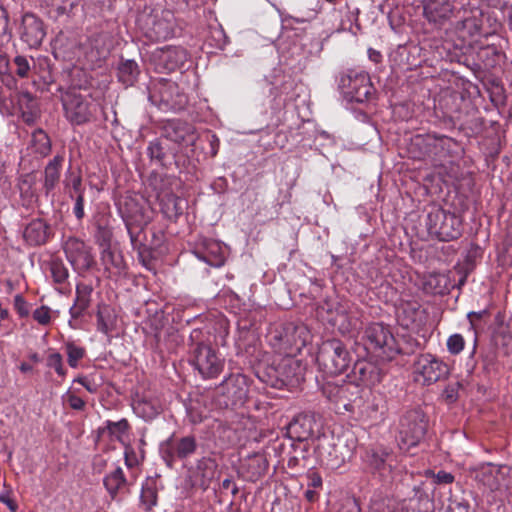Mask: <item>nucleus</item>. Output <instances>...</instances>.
<instances>
[{"label":"nucleus","instance_id":"6ab92c4d","mask_svg":"<svg viewBox=\"0 0 512 512\" xmlns=\"http://www.w3.org/2000/svg\"><path fill=\"white\" fill-rule=\"evenodd\" d=\"M275 373L276 380L271 385L279 389L283 386H294L303 378L301 364L292 356H286L275 369Z\"/></svg>","mask_w":512,"mask_h":512},{"label":"nucleus","instance_id":"4be33fe9","mask_svg":"<svg viewBox=\"0 0 512 512\" xmlns=\"http://www.w3.org/2000/svg\"><path fill=\"white\" fill-rule=\"evenodd\" d=\"M196 256L213 267H221L225 263V252L221 243L210 238H203L197 244Z\"/></svg>","mask_w":512,"mask_h":512},{"label":"nucleus","instance_id":"864d4df0","mask_svg":"<svg viewBox=\"0 0 512 512\" xmlns=\"http://www.w3.org/2000/svg\"><path fill=\"white\" fill-rule=\"evenodd\" d=\"M460 387H461V384L459 382H454V383L448 384L443 391V396L445 397V399L448 402H450V403L455 402L458 398V392H459Z\"/></svg>","mask_w":512,"mask_h":512},{"label":"nucleus","instance_id":"7c9ffc66","mask_svg":"<svg viewBox=\"0 0 512 512\" xmlns=\"http://www.w3.org/2000/svg\"><path fill=\"white\" fill-rule=\"evenodd\" d=\"M48 227L42 220H33L23 232L25 241L33 246L44 244L48 238Z\"/></svg>","mask_w":512,"mask_h":512},{"label":"nucleus","instance_id":"2eb2a0df","mask_svg":"<svg viewBox=\"0 0 512 512\" xmlns=\"http://www.w3.org/2000/svg\"><path fill=\"white\" fill-rule=\"evenodd\" d=\"M392 453L384 447L367 448L362 455L366 468L381 480H387L392 473Z\"/></svg>","mask_w":512,"mask_h":512},{"label":"nucleus","instance_id":"2f4dec72","mask_svg":"<svg viewBox=\"0 0 512 512\" xmlns=\"http://www.w3.org/2000/svg\"><path fill=\"white\" fill-rule=\"evenodd\" d=\"M97 329L105 335H109L115 328L117 316L112 307L106 304H99L97 307Z\"/></svg>","mask_w":512,"mask_h":512},{"label":"nucleus","instance_id":"5fc2aeb1","mask_svg":"<svg viewBox=\"0 0 512 512\" xmlns=\"http://www.w3.org/2000/svg\"><path fill=\"white\" fill-rule=\"evenodd\" d=\"M84 195L85 194H79V195H74V196L70 197L72 200L75 201L74 207H73V213H74L75 217L77 218V220H82L85 216Z\"/></svg>","mask_w":512,"mask_h":512},{"label":"nucleus","instance_id":"680f3d73","mask_svg":"<svg viewBox=\"0 0 512 512\" xmlns=\"http://www.w3.org/2000/svg\"><path fill=\"white\" fill-rule=\"evenodd\" d=\"M125 464L129 468H133L138 464L137 455L133 448L127 447L124 452Z\"/></svg>","mask_w":512,"mask_h":512},{"label":"nucleus","instance_id":"f257e3e1","mask_svg":"<svg viewBox=\"0 0 512 512\" xmlns=\"http://www.w3.org/2000/svg\"><path fill=\"white\" fill-rule=\"evenodd\" d=\"M202 331L194 329L190 334V363L203 378L217 377L224 368V359L220 358L212 346L201 339Z\"/></svg>","mask_w":512,"mask_h":512},{"label":"nucleus","instance_id":"5701e85b","mask_svg":"<svg viewBox=\"0 0 512 512\" xmlns=\"http://www.w3.org/2000/svg\"><path fill=\"white\" fill-rule=\"evenodd\" d=\"M351 378L357 382L354 388L362 384L365 386H374L379 383L382 379L381 369L373 362L367 360H358L355 362L352 371Z\"/></svg>","mask_w":512,"mask_h":512},{"label":"nucleus","instance_id":"393cba45","mask_svg":"<svg viewBox=\"0 0 512 512\" xmlns=\"http://www.w3.org/2000/svg\"><path fill=\"white\" fill-rule=\"evenodd\" d=\"M268 460L264 454L255 453L245 458L238 470V474L246 481H257L268 470Z\"/></svg>","mask_w":512,"mask_h":512},{"label":"nucleus","instance_id":"20e7f679","mask_svg":"<svg viewBox=\"0 0 512 512\" xmlns=\"http://www.w3.org/2000/svg\"><path fill=\"white\" fill-rule=\"evenodd\" d=\"M138 26L151 41L167 40L174 35L175 17L172 11L154 9L138 18Z\"/></svg>","mask_w":512,"mask_h":512},{"label":"nucleus","instance_id":"f704fd0d","mask_svg":"<svg viewBox=\"0 0 512 512\" xmlns=\"http://www.w3.org/2000/svg\"><path fill=\"white\" fill-rule=\"evenodd\" d=\"M183 203L175 194H167L161 199V210L168 219H177L183 213Z\"/></svg>","mask_w":512,"mask_h":512},{"label":"nucleus","instance_id":"bf43d9fd","mask_svg":"<svg viewBox=\"0 0 512 512\" xmlns=\"http://www.w3.org/2000/svg\"><path fill=\"white\" fill-rule=\"evenodd\" d=\"M307 479H308V483H307L308 488H312V489L322 488L323 482H322V477L320 476L319 473H317L315 471H310L307 474Z\"/></svg>","mask_w":512,"mask_h":512},{"label":"nucleus","instance_id":"774afa93","mask_svg":"<svg viewBox=\"0 0 512 512\" xmlns=\"http://www.w3.org/2000/svg\"><path fill=\"white\" fill-rule=\"evenodd\" d=\"M338 512H360V508L355 502H348Z\"/></svg>","mask_w":512,"mask_h":512},{"label":"nucleus","instance_id":"a19ab883","mask_svg":"<svg viewBox=\"0 0 512 512\" xmlns=\"http://www.w3.org/2000/svg\"><path fill=\"white\" fill-rule=\"evenodd\" d=\"M140 500L147 511L157 504V490L152 482H146L142 486Z\"/></svg>","mask_w":512,"mask_h":512},{"label":"nucleus","instance_id":"c85d7f7f","mask_svg":"<svg viewBox=\"0 0 512 512\" xmlns=\"http://www.w3.org/2000/svg\"><path fill=\"white\" fill-rule=\"evenodd\" d=\"M64 157L56 155L51 159L44 169L43 190L48 196L53 191L60 180L61 167Z\"/></svg>","mask_w":512,"mask_h":512},{"label":"nucleus","instance_id":"e433bc0d","mask_svg":"<svg viewBox=\"0 0 512 512\" xmlns=\"http://www.w3.org/2000/svg\"><path fill=\"white\" fill-rule=\"evenodd\" d=\"M31 147L35 153L46 156L51 150V142L48 135L42 129H36L32 133Z\"/></svg>","mask_w":512,"mask_h":512},{"label":"nucleus","instance_id":"423d86ee","mask_svg":"<svg viewBox=\"0 0 512 512\" xmlns=\"http://www.w3.org/2000/svg\"><path fill=\"white\" fill-rule=\"evenodd\" d=\"M309 336L310 333L305 325L287 323L280 330L275 331L270 343L279 354L294 356L306 346Z\"/></svg>","mask_w":512,"mask_h":512},{"label":"nucleus","instance_id":"e2e57ef3","mask_svg":"<svg viewBox=\"0 0 512 512\" xmlns=\"http://www.w3.org/2000/svg\"><path fill=\"white\" fill-rule=\"evenodd\" d=\"M99 234H100V236H98V241H99L100 245L103 248L106 247L107 245H110L109 242H110V238H111V232L107 229L100 228Z\"/></svg>","mask_w":512,"mask_h":512},{"label":"nucleus","instance_id":"bb28decb","mask_svg":"<svg viewBox=\"0 0 512 512\" xmlns=\"http://www.w3.org/2000/svg\"><path fill=\"white\" fill-rule=\"evenodd\" d=\"M416 141L424 142L427 147L428 156L435 161H441L449 155L452 146V139L445 135L428 134L425 139L417 137Z\"/></svg>","mask_w":512,"mask_h":512},{"label":"nucleus","instance_id":"6e6d98bb","mask_svg":"<svg viewBox=\"0 0 512 512\" xmlns=\"http://www.w3.org/2000/svg\"><path fill=\"white\" fill-rule=\"evenodd\" d=\"M33 178L27 175L19 184V189L22 196L33 198L35 193L32 189Z\"/></svg>","mask_w":512,"mask_h":512},{"label":"nucleus","instance_id":"aec40b11","mask_svg":"<svg viewBox=\"0 0 512 512\" xmlns=\"http://www.w3.org/2000/svg\"><path fill=\"white\" fill-rule=\"evenodd\" d=\"M93 287L90 284L78 283L75 289V299L73 305L69 309L70 320L69 325L77 328V321L81 319L92 302Z\"/></svg>","mask_w":512,"mask_h":512},{"label":"nucleus","instance_id":"f03ea898","mask_svg":"<svg viewBox=\"0 0 512 512\" xmlns=\"http://www.w3.org/2000/svg\"><path fill=\"white\" fill-rule=\"evenodd\" d=\"M363 339L367 352L381 360H392L399 353L394 335L383 323L370 324L365 329Z\"/></svg>","mask_w":512,"mask_h":512},{"label":"nucleus","instance_id":"3c124183","mask_svg":"<svg viewBox=\"0 0 512 512\" xmlns=\"http://www.w3.org/2000/svg\"><path fill=\"white\" fill-rule=\"evenodd\" d=\"M426 475L431 476L434 479V483L436 484H451L454 481V475L444 470H441L437 473L428 470Z\"/></svg>","mask_w":512,"mask_h":512},{"label":"nucleus","instance_id":"473e14b6","mask_svg":"<svg viewBox=\"0 0 512 512\" xmlns=\"http://www.w3.org/2000/svg\"><path fill=\"white\" fill-rule=\"evenodd\" d=\"M140 69L136 61L122 59L117 68V78L125 87L133 86L139 77Z\"/></svg>","mask_w":512,"mask_h":512},{"label":"nucleus","instance_id":"39448f33","mask_svg":"<svg viewBox=\"0 0 512 512\" xmlns=\"http://www.w3.org/2000/svg\"><path fill=\"white\" fill-rule=\"evenodd\" d=\"M428 420L420 409L407 411L400 420L397 435L398 446L402 451H409L417 446L425 437Z\"/></svg>","mask_w":512,"mask_h":512},{"label":"nucleus","instance_id":"c03bdc74","mask_svg":"<svg viewBox=\"0 0 512 512\" xmlns=\"http://www.w3.org/2000/svg\"><path fill=\"white\" fill-rule=\"evenodd\" d=\"M333 324L338 325L339 330L344 334L357 328L358 319L349 317L345 311H342L336 316Z\"/></svg>","mask_w":512,"mask_h":512},{"label":"nucleus","instance_id":"338daca9","mask_svg":"<svg viewBox=\"0 0 512 512\" xmlns=\"http://www.w3.org/2000/svg\"><path fill=\"white\" fill-rule=\"evenodd\" d=\"M0 502L6 504L8 506V508L11 510V512H16V510H17L16 503L11 498H9L7 495L0 494Z\"/></svg>","mask_w":512,"mask_h":512},{"label":"nucleus","instance_id":"a878e982","mask_svg":"<svg viewBox=\"0 0 512 512\" xmlns=\"http://www.w3.org/2000/svg\"><path fill=\"white\" fill-rule=\"evenodd\" d=\"M177 153L178 149L170 146L162 137L150 142L147 147V154L150 159L161 166L171 165L173 162L176 163Z\"/></svg>","mask_w":512,"mask_h":512},{"label":"nucleus","instance_id":"79ce46f5","mask_svg":"<svg viewBox=\"0 0 512 512\" xmlns=\"http://www.w3.org/2000/svg\"><path fill=\"white\" fill-rule=\"evenodd\" d=\"M30 62H33L32 58L29 60L25 56L18 55L12 61V65L14 66V68H11V71L20 78H28L31 73Z\"/></svg>","mask_w":512,"mask_h":512},{"label":"nucleus","instance_id":"dca6fc26","mask_svg":"<svg viewBox=\"0 0 512 512\" xmlns=\"http://www.w3.org/2000/svg\"><path fill=\"white\" fill-rule=\"evenodd\" d=\"M161 137L167 142H172L173 147L178 150L180 146L194 145L197 139L195 128L178 119L167 120L163 123Z\"/></svg>","mask_w":512,"mask_h":512},{"label":"nucleus","instance_id":"0eeeda50","mask_svg":"<svg viewBox=\"0 0 512 512\" xmlns=\"http://www.w3.org/2000/svg\"><path fill=\"white\" fill-rule=\"evenodd\" d=\"M120 213L128 231L131 244L142 256V249L145 246L142 243L141 235L144 233V227L149 223V217L145 215L142 206L133 197H125L120 204Z\"/></svg>","mask_w":512,"mask_h":512},{"label":"nucleus","instance_id":"58836bf2","mask_svg":"<svg viewBox=\"0 0 512 512\" xmlns=\"http://www.w3.org/2000/svg\"><path fill=\"white\" fill-rule=\"evenodd\" d=\"M64 186L69 197L85 194V187L83 186L81 175L70 169L66 173Z\"/></svg>","mask_w":512,"mask_h":512},{"label":"nucleus","instance_id":"13d9d810","mask_svg":"<svg viewBox=\"0 0 512 512\" xmlns=\"http://www.w3.org/2000/svg\"><path fill=\"white\" fill-rule=\"evenodd\" d=\"M228 491L233 498L239 493L238 486L231 478L224 479L220 484V493L222 495L226 494Z\"/></svg>","mask_w":512,"mask_h":512},{"label":"nucleus","instance_id":"cd10ccee","mask_svg":"<svg viewBox=\"0 0 512 512\" xmlns=\"http://www.w3.org/2000/svg\"><path fill=\"white\" fill-rule=\"evenodd\" d=\"M100 260L109 277L120 276L126 270V263L121 251L111 245L102 249Z\"/></svg>","mask_w":512,"mask_h":512},{"label":"nucleus","instance_id":"de8ad7c7","mask_svg":"<svg viewBox=\"0 0 512 512\" xmlns=\"http://www.w3.org/2000/svg\"><path fill=\"white\" fill-rule=\"evenodd\" d=\"M46 365L49 368H53L57 375L61 378H65L67 375V369L63 365L62 355L58 352L50 353L47 357Z\"/></svg>","mask_w":512,"mask_h":512},{"label":"nucleus","instance_id":"37998d69","mask_svg":"<svg viewBox=\"0 0 512 512\" xmlns=\"http://www.w3.org/2000/svg\"><path fill=\"white\" fill-rule=\"evenodd\" d=\"M67 361L70 367L77 368L78 362L84 358L86 351L83 347L75 345L73 342L65 344Z\"/></svg>","mask_w":512,"mask_h":512},{"label":"nucleus","instance_id":"4d7b16f0","mask_svg":"<svg viewBox=\"0 0 512 512\" xmlns=\"http://www.w3.org/2000/svg\"><path fill=\"white\" fill-rule=\"evenodd\" d=\"M14 308L21 317L29 315L28 304L21 294H17L14 297Z\"/></svg>","mask_w":512,"mask_h":512},{"label":"nucleus","instance_id":"72a5a7b5","mask_svg":"<svg viewBox=\"0 0 512 512\" xmlns=\"http://www.w3.org/2000/svg\"><path fill=\"white\" fill-rule=\"evenodd\" d=\"M129 429V422L127 419L123 418L116 422L110 420L105 421L103 426L98 428L97 432L99 436H108L116 440H121L122 436L126 434Z\"/></svg>","mask_w":512,"mask_h":512},{"label":"nucleus","instance_id":"09e8293b","mask_svg":"<svg viewBox=\"0 0 512 512\" xmlns=\"http://www.w3.org/2000/svg\"><path fill=\"white\" fill-rule=\"evenodd\" d=\"M63 402L76 411H83L86 407V402L80 396L77 395L76 390H68L62 396Z\"/></svg>","mask_w":512,"mask_h":512},{"label":"nucleus","instance_id":"9b49d317","mask_svg":"<svg viewBox=\"0 0 512 512\" xmlns=\"http://www.w3.org/2000/svg\"><path fill=\"white\" fill-rule=\"evenodd\" d=\"M248 395L246 376L232 374L225 378L217 388L216 403L220 408H236L242 406Z\"/></svg>","mask_w":512,"mask_h":512},{"label":"nucleus","instance_id":"1a4fd4ad","mask_svg":"<svg viewBox=\"0 0 512 512\" xmlns=\"http://www.w3.org/2000/svg\"><path fill=\"white\" fill-rule=\"evenodd\" d=\"M65 118L72 125H84L94 118L96 105L90 95H83L76 89H70L61 96Z\"/></svg>","mask_w":512,"mask_h":512},{"label":"nucleus","instance_id":"ddd939ff","mask_svg":"<svg viewBox=\"0 0 512 512\" xmlns=\"http://www.w3.org/2000/svg\"><path fill=\"white\" fill-rule=\"evenodd\" d=\"M415 380L423 385H431L446 378L449 374L448 365L440 358L430 354H421L413 365Z\"/></svg>","mask_w":512,"mask_h":512},{"label":"nucleus","instance_id":"412c9836","mask_svg":"<svg viewBox=\"0 0 512 512\" xmlns=\"http://www.w3.org/2000/svg\"><path fill=\"white\" fill-rule=\"evenodd\" d=\"M454 6L449 0H423V15L429 23L443 26L453 14Z\"/></svg>","mask_w":512,"mask_h":512},{"label":"nucleus","instance_id":"f8f14e48","mask_svg":"<svg viewBox=\"0 0 512 512\" xmlns=\"http://www.w3.org/2000/svg\"><path fill=\"white\" fill-rule=\"evenodd\" d=\"M149 99L162 111H180L187 104V97L179 86L168 80L159 81L150 92Z\"/></svg>","mask_w":512,"mask_h":512},{"label":"nucleus","instance_id":"4468645a","mask_svg":"<svg viewBox=\"0 0 512 512\" xmlns=\"http://www.w3.org/2000/svg\"><path fill=\"white\" fill-rule=\"evenodd\" d=\"M476 480L491 492L507 489L512 482V468L488 463L478 470Z\"/></svg>","mask_w":512,"mask_h":512},{"label":"nucleus","instance_id":"4c0bfd02","mask_svg":"<svg viewBox=\"0 0 512 512\" xmlns=\"http://www.w3.org/2000/svg\"><path fill=\"white\" fill-rule=\"evenodd\" d=\"M186 50L180 47H168L163 51V60L169 70H174L186 60Z\"/></svg>","mask_w":512,"mask_h":512},{"label":"nucleus","instance_id":"f3484780","mask_svg":"<svg viewBox=\"0 0 512 512\" xmlns=\"http://www.w3.org/2000/svg\"><path fill=\"white\" fill-rule=\"evenodd\" d=\"M64 252L67 260L78 273L88 271L95 263L90 247L76 237H69L65 241Z\"/></svg>","mask_w":512,"mask_h":512},{"label":"nucleus","instance_id":"69168bd1","mask_svg":"<svg viewBox=\"0 0 512 512\" xmlns=\"http://www.w3.org/2000/svg\"><path fill=\"white\" fill-rule=\"evenodd\" d=\"M497 337L501 338V344L508 346L512 341V335L509 331H500L497 333Z\"/></svg>","mask_w":512,"mask_h":512},{"label":"nucleus","instance_id":"0e129e2a","mask_svg":"<svg viewBox=\"0 0 512 512\" xmlns=\"http://www.w3.org/2000/svg\"><path fill=\"white\" fill-rule=\"evenodd\" d=\"M209 144L211 147V156L215 157L219 150V144H220L219 138L215 134L210 135Z\"/></svg>","mask_w":512,"mask_h":512},{"label":"nucleus","instance_id":"49530a36","mask_svg":"<svg viewBox=\"0 0 512 512\" xmlns=\"http://www.w3.org/2000/svg\"><path fill=\"white\" fill-rule=\"evenodd\" d=\"M73 382L81 384L90 393H96L102 385V378L98 380L96 375L78 376Z\"/></svg>","mask_w":512,"mask_h":512},{"label":"nucleus","instance_id":"052dcab7","mask_svg":"<svg viewBox=\"0 0 512 512\" xmlns=\"http://www.w3.org/2000/svg\"><path fill=\"white\" fill-rule=\"evenodd\" d=\"M489 315V312L488 310L486 309H483L481 311H478V312H475V311H471L467 314V318L470 322V325L473 329L476 328V325H477V321L481 320L482 318L486 317Z\"/></svg>","mask_w":512,"mask_h":512},{"label":"nucleus","instance_id":"603ef678","mask_svg":"<svg viewBox=\"0 0 512 512\" xmlns=\"http://www.w3.org/2000/svg\"><path fill=\"white\" fill-rule=\"evenodd\" d=\"M33 318L41 325L50 323V309L47 306H41L33 312Z\"/></svg>","mask_w":512,"mask_h":512},{"label":"nucleus","instance_id":"8fccbe9b","mask_svg":"<svg viewBox=\"0 0 512 512\" xmlns=\"http://www.w3.org/2000/svg\"><path fill=\"white\" fill-rule=\"evenodd\" d=\"M447 350L452 355H458L465 347V340L459 333L452 334L447 339Z\"/></svg>","mask_w":512,"mask_h":512},{"label":"nucleus","instance_id":"a18cd8bd","mask_svg":"<svg viewBox=\"0 0 512 512\" xmlns=\"http://www.w3.org/2000/svg\"><path fill=\"white\" fill-rule=\"evenodd\" d=\"M50 271L55 283L62 284L68 279V270L61 260L51 261Z\"/></svg>","mask_w":512,"mask_h":512},{"label":"nucleus","instance_id":"9d476101","mask_svg":"<svg viewBox=\"0 0 512 512\" xmlns=\"http://www.w3.org/2000/svg\"><path fill=\"white\" fill-rule=\"evenodd\" d=\"M425 225L429 234L441 241L457 239L461 235V218L438 207L428 212Z\"/></svg>","mask_w":512,"mask_h":512},{"label":"nucleus","instance_id":"a211bd4d","mask_svg":"<svg viewBox=\"0 0 512 512\" xmlns=\"http://www.w3.org/2000/svg\"><path fill=\"white\" fill-rule=\"evenodd\" d=\"M196 448L197 443L194 436L181 438L171 436L161 444L160 452L165 462L171 466L175 460H183L194 454Z\"/></svg>","mask_w":512,"mask_h":512},{"label":"nucleus","instance_id":"c756f323","mask_svg":"<svg viewBox=\"0 0 512 512\" xmlns=\"http://www.w3.org/2000/svg\"><path fill=\"white\" fill-rule=\"evenodd\" d=\"M103 482L107 492L113 499L116 498L118 494L128 492V481L120 467L115 468L107 474Z\"/></svg>","mask_w":512,"mask_h":512},{"label":"nucleus","instance_id":"c9c22d12","mask_svg":"<svg viewBox=\"0 0 512 512\" xmlns=\"http://www.w3.org/2000/svg\"><path fill=\"white\" fill-rule=\"evenodd\" d=\"M351 385H338L327 381L321 387L322 394L330 401L340 402L348 399L347 394Z\"/></svg>","mask_w":512,"mask_h":512},{"label":"nucleus","instance_id":"7ed1b4c3","mask_svg":"<svg viewBox=\"0 0 512 512\" xmlns=\"http://www.w3.org/2000/svg\"><path fill=\"white\" fill-rule=\"evenodd\" d=\"M316 360L319 368L324 373L335 376L347 370L352 358L342 341L330 339L321 344Z\"/></svg>","mask_w":512,"mask_h":512},{"label":"nucleus","instance_id":"ea45409f","mask_svg":"<svg viewBox=\"0 0 512 512\" xmlns=\"http://www.w3.org/2000/svg\"><path fill=\"white\" fill-rule=\"evenodd\" d=\"M135 412L145 420L155 418L159 413V407L153 402L143 399L134 405Z\"/></svg>","mask_w":512,"mask_h":512},{"label":"nucleus","instance_id":"b1692460","mask_svg":"<svg viewBox=\"0 0 512 512\" xmlns=\"http://www.w3.org/2000/svg\"><path fill=\"white\" fill-rule=\"evenodd\" d=\"M45 35L43 22L34 14L26 13L22 18L21 39L35 48L41 45Z\"/></svg>","mask_w":512,"mask_h":512},{"label":"nucleus","instance_id":"6e6552de","mask_svg":"<svg viewBox=\"0 0 512 512\" xmlns=\"http://www.w3.org/2000/svg\"><path fill=\"white\" fill-rule=\"evenodd\" d=\"M338 88L347 101L357 103L369 100L374 91L369 75L354 69H347L340 73Z\"/></svg>","mask_w":512,"mask_h":512}]
</instances>
